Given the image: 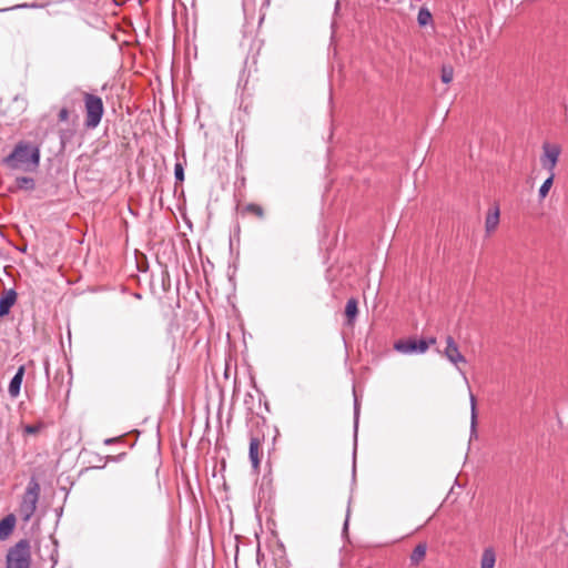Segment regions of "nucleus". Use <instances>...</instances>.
I'll use <instances>...</instances> for the list:
<instances>
[{
    "instance_id": "26",
    "label": "nucleus",
    "mask_w": 568,
    "mask_h": 568,
    "mask_svg": "<svg viewBox=\"0 0 568 568\" xmlns=\"http://www.w3.org/2000/svg\"><path fill=\"white\" fill-rule=\"evenodd\" d=\"M358 413H359V410H358V406H357V404L355 403V428L357 427Z\"/></svg>"
},
{
    "instance_id": "12",
    "label": "nucleus",
    "mask_w": 568,
    "mask_h": 568,
    "mask_svg": "<svg viewBox=\"0 0 568 568\" xmlns=\"http://www.w3.org/2000/svg\"><path fill=\"white\" fill-rule=\"evenodd\" d=\"M24 374V366H20L14 374V376L11 378L8 392L11 397H17L20 394L21 384L23 379Z\"/></svg>"
},
{
    "instance_id": "18",
    "label": "nucleus",
    "mask_w": 568,
    "mask_h": 568,
    "mask_svg": "<svg viewBox=\"0 0 568 568\" xmlns=\"http://www.w3.org/2000/svg\"><path fill=\"white\" fill-rule=\"evenodd\" d=\"M555 173L549 174V176L544 181V183L539 187V197L545 199L554 183Z\"/></svg>"
},
{
    "instance_id": "28",
    "label": "nucleus",
    "mask_w": 568,
    "mask_h": 568,
    "mask_svg": "<svg viewBox=\"0 0 568 568\" xmlns=\"http://www.w3.org/2000/svg\"><path fill=\"white\" fill-rule=\"evenodd\" d=\"M114 442H115V438H108V439L104 440V444L105 445H110V444H112Z\"/></svg>"
},
{
    "instance_id": "13",
    "label": "nucleus",
    "mask_w": 568,
    "mask_h": 568,
    "mask_svg": "<svg viewBox=\"0 0 568 568\" xmlns=\"http://www.w3.org/2000/svg\"><path fill=\"white\" fill-rule=\"evenodd\" d=\"M427 546L424 542L418 544L412 551L409 560L412 566L419 565L426 557Z\"/></svg>"
},
{
    "instance_id": "4",
    "label": "nucleus",
    "mask_w": 568,
    "mask_h": 568,
    "mask_svg": "<svg viewBox=\"0 0 568 568\" xmlns=\"http://www.w3.org/2000/svg\"><path fill=\"white\" fill-rule=\"evenodd\" d=\"M6 568H31V547L28 539H21L8 549Z\"/></svg>"
},
{
    "instance_id": "27",
    "label": "nucleus",
    "mask_w": 568,
    "mask_h": 568,
    "mask_svg": "<svg viewBox=\"0 0 568 568\" xmlns=\"http://www.w3.org/2000/svg\"><path fill=\"white\" fill-rule=\"evenodd\" d=\"M427 343H429V346L430 345H434L436 343V338L435 337H430L428 339H426Z\"/></svg>"
},
{
    "instance_id": "23",
    "label": "nucleus",
    "mask_w": 568,
    "mask_h": 568,
    "mask_svg": "<svg viewBox=\"0 0 568 568\" xmlns=\"http://www.w3.org/2000/svg\"><path fill=\"white\" fill-rule=\"evenodd\" d=\"M174 176L176 181L182 182L184 180V169L180 162L175 163L174 165Z\"/></svg>"
},
{
    "instance_id": "7",
    "label": "nucleus",
    "mask_w": 568,
    "mask_h": 568,
    "mask_svg": "<svg viewBox=\"0 0 568 568\" xmlns=\"http://www.w3.org/2000/svg\"><path fill=\"white\" fill-rule=\"evenodd\" d=\"M444 356L456 367L460 363H466L465 356L459 352L458 345L452 336L446 337V348Z\"/></svg>"
},
{
    "instance_id": "2",
    "label": "nucleus",
    "mask_w": 568,
    "mask_h": 568,
    "mask_svg": "<svg viewBox=\"0 0 568 568\" xmlns=\"http://www.w3.org/2000/svg\"><path fill=\"white\" fill-rule=\"evenodd\" d=\"M40 493V484L31 477L19 504V514L24 523H29L37 511Z\"/></svg>"
},
{
    "instance_id": "5",
    "label": "nucleus",
    "mask_w": 568,
    "mask_h": 568,
    "mask_svg": "<svg viewBox=\"0 0 568 568\" xmlns=\"http://www.w3.org/2000/svg\"><path fill=\"white\" fill-rule=\"evenodd\" d=\"M561 149L558 144L544 143L542 154L540 156V163L549 174L555 173V168L558 163Z\"/></svg>"
},
{
    "instance_id": "11",
    "label": "nucleus",
    "mask_w": 568,
    "mask_h": 568,
    "mask_svg": "<svg viewBox=\"0 0 568 568\" xmlns=\"http://www.w3.org/2000/svg\"><path fill=\"white\" fill-rule=\"evenodd\" d=\"M16 523H17V519L13 514L7 515L0 521V539L4 540L12 534V531L16 527Z\"/></svg>"
},
{
    "instance_id": "8",
    "label": "nucleus",
    "mask_w": 568,
    "mask_h": 568,
    "mask_svg": "<svg viewBox=\"0 0 568 568\" xmlns=\"http://www.w3.org/2000/svg\"><path fill=\"white\" fill-rule=\"evenodd\" d=\"M17 302V292L13 288L3 290L0 295V317L9 314Z\"/></svg>"
},
{
    "instance_id": "24",
    "label": "nucleus",
    "mask_w": 568,
    "mask_h": 568,
    "mask_svg": "<svg viewBox=\"0 0 568 568\" xmlns=\"http://www.w3.org/2000/svg\"><path fill=\"white\" fill-rule=\"evenodd\" d=\"M74 135V130H61L60 131V140L62 144L70 141Z\"/></svg>"
},
{
    "instance_id": "16",
    "label": "nucleus",
    "mask_w": 568,
    "mask_h": 568,
    "mask_svg": "<svg viewBox=\"0 0 568 568\" xmlns=\"http://www.w3.org/2000/svg\"><path fill=\"white\" fill-rule=\"evenodd\" d=\"M469 402H470V428L471 432H476L477 426V408H476V397L471 392H469Z\"/></svg>"
},
{
    "instance_id": "10",
    "label": "nucleus",
    "mask_w": 568,
    "mask_h": 568,
    "mask_svg": "<svg viewBox=\"0 0 568 568\" xmlns=\"http://www.w3.org/2000/svg\"><path fill=\"white\" fill-rule=\"evenodd\" d=\"M499 206L495 204L493 207L489 209L485 220V230L487 234L493 233L497 229L499 224Z\"/></svg>"
},
{
    "instance_id": "17",
    "label": "nucleus",
    "mask_w": 568,
    "mask_h": 568,
    "mask_svg": "<svg viewBox=\"0 0 568 568\" xmlns=\"http://www.w3.org/2000/svg\"><path fill=\"white\" fill-rule=\"evenodd\" d=\"M16 183L19 189L27 190V191H31L36 186L34 180L32 178H28V176L17 178Z\"/></svg>"
},
{
    "instance_id": "29",
    "label": "nucleus",
    "mask_w": 568,
    "mask_h": 568,
    "mask_svg": "<svg viewBox=\"0 0 568 568\" xmlns=\"http://www.w3.org/2000/svg\"><path fill=\"white\" fill-rule=\"evenodd\" d=\"M458 371H459V372H460V374L463 375V377H464V379H465L466 384H468V379H467L466 374H465L462 369H459V368H458Z\"/></svg>"
},
{
    "instance_id": "6",
    "label": "nucleus",
    "mask_w": 568,
    "mask_h": 568,
    "mask_svg": "<svg viewBox=\"0 0 568 568\" xmlns=\"http://www.w3.org/2000/svg\"><path fill=\"white\" fill-rule=\"evenodd\" d=\"M394 348L403 354H424L429 348L426 339H403L395 343Z\"/></svg>"
},
{
    "instance_id": "21",
    "label": "nucleus",
    "mask_w": 568,
    "mask_h": 568,
    "mask_svg": "<svg viewBox=\"0 0 568 568\" xmlns=\"http://www.w3.org/2000/svg\"><path fill=\"white\" fill-rule=\"evenodd\" d=\"M418 23L420 26H426L432 20V14L426 9H420L417 17Z\"/></svg>"
},
{
    "instance_id": "22",
    "label": "nucleus",
    "mask_w": 568,
    "mask_h": 568,
    "mask_svg": "<svg viewBox=\"0 0 568 568\" xmlns=\"http://www.w3.org/2000/svg\"><path fill=\"white\" fill-rule=\"evenodd\" d=\"M42 427H43L42 423H38L34 425H26L23 427V433L28 434V435H34V434H38L42 429Z\"/></svg>"
},
{
    "instance_id": "14",
    "label": "nucleus",
    "mask_w": 568,
    "mask_h": 568,
    "mask_svg": "<svg viewBox=\"0 0 568 568\" xmlns=\"http://www.w3.org/2000/svg\"><path fill=\"white\" fill-rule=\"evenodd\" d=\"M496 564V554L491 547L485 548L480 559V568H494Z\"/></svg>"
},
{
    "instance_id": "15",
    "label": "nucleus",
    "mask_w": 568,
    "mask_h": 568,
    "mask_svg": "<svg viewBox=\"0 0 568 568\" xmlns=\"http://www.w3.org/2000/svg\"><path fill=\"white\" fill-rule=\"evenodd\" d=\"M358 313L357 300L352 297L347 301L345 306V314L348 320V324H353Z\"/></svg>"
},
{
    "instance_id": "3",
    "label": "nucleus",
    "mask_w": 568,
    "mask_h": 568,
    "mask_svg": "<svg viewBox=\"0 0 568 568\" xmlns=\"http://www.w3.org/2000/svg\"><path fill=\"white\" fill-rule=\"evenodd\" d=\"M83 103H84V126L88 130L97 129L104 114V104L102 99L93 93L83 92Z\"/></svg>"
},
{
    "instance_id": "9",
    "label": "nucleus",
    "mask_w": 568,
    "mask_h": 568,
    "mask_svg": "<svg viewBox=\"0 0 568 568\" xmlns=\"http://www.w3.org/2000/svg\"><path fill=\"white\" fill-rule=\"evenodd\" d=\"M263 438L256 435H252L250 438V447H248V457L252 463V467L254 470H258L260 468V448L262 445Z\"/></svg>"
},
{
    "instance_id": "25",
    "label": "nucleus",
    "mask_w": 568,
    "mask_h": 568,
    "mask_svg": "<svg viewBox=\"0 0 568 568\" xmlns=\"http://www.w3.org/2000/svg\"><path fill=\"white\" fill-rule=\"evenodd\" d=\"M70 118V112L68 108H62L58 113V121L59 122H67Z\"/></svg>"
},
{
    "instance_id": "20",
    "label": "nucleus",
    "mask_w": 568,
    "mask_h": 568,
    "mask_svg": "<svg viewBox=\"0 0 568 568\" xmlns=\"http://www.w3.org/2000/svg\"><path fill=\"white\" fill-rule=\"evenodd\" d=\"M454 78V69L450 65H443L440 79L444 83H450Z\"/></svg>"
},
{
    "instance_id": "19",
    "label": "nucleus",
    "mask_w": 568,
    "mask_h": 568,
    "mask_svg": "<svg viewBox=\"0 0 568 568\" xmlns=\"http://www.w3.org/2000/svg\"><path fill=\"white\" fill-rule=\"evenodd\" d=\"M247 213H251V214H254L255 216H257L258 219H263L264 217V210L261 205L258 204H255V203H250L245 206L244 209Z\"/></svg>"
},
{
    "instance_id": "1",
    "label": "nucleus",
    "mask_w": 568,
    "mask_h": 568,
    "mask_svg": "<svg viewBox=\"0 0 568 568\" xmlns=\"http://www.w3.org/2000/svg\"><path fill=\"white\" fill-rule=\"evenodd\" d=\"M2 163L12 170L33 172L40 163V149L27 142H19L13 151L2 160Z\"/></svg>"
}]
</instances>
